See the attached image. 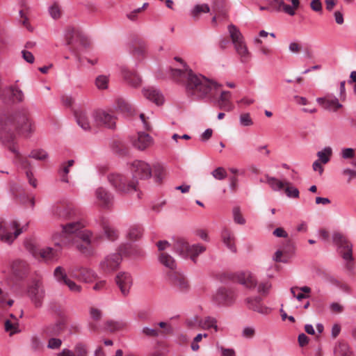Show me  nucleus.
Returning <instances> with one entry per match:
<instances>
[{
    "instance_id": "f257e3e1",
    "label": "nucleus",
    "mask_w": 356,
    "mask_h": 356,
    "mask_svg": "<svg viewBox=\"0 0 356 356\" xmlns=\"http://www.w3.org/2000/svg\"><path fill=\"white\" fill-rule=\"evenodd\" d=\"M14 130L24 138H29L35 131L34 124L25 113L19 112L13 115L6 116L0 122V140L4 145H8L10 152L15 154L22 168L26 170V175L29 184L35 188L37 181L30 170L31 163L26 158L21 156L18 149L13 144L15 137Z\"/></svg>"
},
{
    "instance_id": "f03ea898",
    "label": "nucleus",
    "mask_w": 356,
    "mask_h": 356,
    "mask_svg": "<svg viewBox=\"0 0 356 356\" xmlns=\"http://www.w3.org/2000/svg\"><path fill=\"white\" fill-rule=\"evenodd\" d=\"M82 221H76L63 225L60 233H55L53 241L61 248L74 247L86 256H91L94 249L91 246L92 233L84 229Z\"/></svg>"
},
{
    "instance_id": "7ed1b4c3",
    "label": "nucleus",
    "mask_w": 356,
    "mask_h": 356,
    "mask_svg": "<svg viewBox=\"0 0 356 356\" xmlns=\"http://www.w3.org/2000/svg\"><path fill=\"white\" fill-rule=\"evenodd\" d=\"M273 288L268 280L259 282L254 275L246 273V306L249 309L259 314L267 315L271 309L266 306L263 300L268 296Z\"/></svg>"
},
{
    "instance_id": "20e7f679",
    "label": "nucleus",
    "mask_w": 356,
    "mask_h": 356,
    "mask_svg": "<svg viewBox=\"0 0 356 356\" xmlns=\"http://www.w3.org/2000/svg\"><path fill=\"white\" fill-rule=\"evenodd\" d=\"M174 75L184 76L186 78L185 90L188 96L194 99H202L213 95V91L218 88L217 83L201 74H196L190 69L184 72L175 70Z\"/></svg>"
},
{
    "instance_id": "39448f33",
    "label": "nucleus",
    "mask_w": 356,
    "mask_h": 356,
    "mask_svg": "<svg viewBox=\"0 0 356 356\" xmlns=\"http://www.w3.org/2000/svg\"><path fill=\"white\" fill-rule=\"evenodd\" d=\"M107 180L117 193H130L137 190L138 180L133 178L130 179L122 173H110L107 176Z\"/></svg>"
},
{
    "instance_id": "423d86ee",
    "label": "nucleus",
    "mask_w": 356,
    "mask_h": 356,
    "mask_svg": "<svg viewBox=\"0 0 356 356\" xmlns=\"http://www.w3.org/2000/svg\"><path fill=\"white\" fill-rule=\"evenodd\" d=\"M174 250L181 257H190L195 261L196 258L206 250V248L199 243L191 245L184 240L180 239L175 243Z\"/></svg>"
},
{
    "instance_id": "0eeeda50",
    "label": "nucleus",
    "mask_w": 356,
    "mask_h": 356,
    "mask_svg": "<svg viewBox=\"0 0 356 356\" xmlns=\"http://www.w3.org/2000/svg\"><path fill=\"white\" fill-rule=\"evenodd\" d=\"M333 242L339 247L342 257L347 261V268L350 270L353 267L352 245L343 234L339 232L333 234Z\"/></svg>"
},
{
    "instance_id": "6e6552de",
    "label": "nucleus",
    "mask_w": 356,
    "mask_h": 356,
    "mask_svg": "<svg viewBox=\"0 0 356 356\" xmlns=\"http://www.w3.org/2000/svg\"><path fill=\"white\" fill-rule=\"evenodd\" d=\"M128 168L130 170L134 179H149L152 176V168L150 165L143 160H134L128 163Z\"/></svg>"
},
{
    "instance_id": "1a4fd4ad",
    "label": "nucleus",
    "mask_w": 356,
    "mask_h": 356,
    "mask_svg": "<svg viewBox=\"0 0 356 356\" xmlns=\"http://www.w3.org/2000/svg\"><path fill=\"white\" fill-rule=\"evenodd\" d=\"M27 295L35 307H41L45 297L42 282L40 280H33L28 286Z\"/></svg>"
},
{
    "instance_id": "9d476101",
    "label": "nucleus",
    "mask_w": 356,
    "mask_h": 356,
    "mask_svg": "<svg viewBox=\"0 0 356 356\" xmlns=\"http://www.w3.org/2000/svg\"><path fill=\"white\" fill-rule=\"evenodd\" d=\"M268 1L273 9L290 16L295 15L300 7V0H268Z\"/></svg>"
},
{
    "instance_id": "9b49d317",
    "label": "nucleus",
    "mask_w": 356,
    "mask_h": 356,
    "mask_svg": "<svg viewBox=\"0 0 356 356\" xmlns=\"http://www.w3.org/2000/svg\"><path fill=\"white\" fill-rule=\"evenodd\" d=\"M228 32L234 48L243 61V58L245 56L244 37L239 29L232 24L228 26Z\"/></svg>"
},
{
    "instance_id": "f8f14e48",
    "label": "nucleus",
    "mask_w": 356,
    "mask_h": 356,
    "mask_svg": "<svg viewBox=\"0 0 356 356\" xmlns=\"http://www.w3.org/2000/svg\"><path fill=\"white\" fill-rule=\"evenodd\" d=\"M22 232L16 221L10 222L9 227H4L0 220V240L8 244H11Z\"/></svg>"
},
{
    "instance_id": "ddd939ff",
    "label": "nucleus",
    "mask_w": 356,
    "mask_h": 356,
    "mask_svg": "<svg viewBox=\"0 0 356 356\" xmlns=\"http://www.w3.org/2000/svg\"><path fill=\"white\" fill-rule=\"evenodd\" d=\"M94 123L97 126L105 127L108 129H114L116 123L115 117L104 110H97L93 113Z\"/></svg>"
},
{
    "instance_id": "4468645a",
    "label": "nucleus",
    "mask_w": 356,
    "mask_h": 356,
    "mask_svg": "<svg viewBox=\"0 0 356 356\" xmlns=\"http://www.w3.org/2000/svg\"><path fill=\"white\" fill-rule=\"evenodd\" d=\"M68 273L70 277L86 283L93 282L97 278L95 272L86 268H72L69 270Z\"/></svg>"
},
{
    "instance_id": "2eb2a0df",
    "label": "nucleus",
    "mask_w": 356,
    "mask_h": 356,
    "mask_svg": "<svg viewBox=\"0 0 356 356\" xmlns=\"http://www.w3.org/2000/svg\"><path fill=\"white\" fill-rule=\"evenodd\" d=\"M54 275L57 282L66 285L71 291L74 293L81 292V286L75 283L67 276L65 270L63 267H56L54 270Z\"/></svg>"
},
{
    "instance_id": "dca6fc26",
    "label": "nucleus",
    "mask_w": 356,
    "mask_h": 356,
    "mask_svg": "<svg viewBox=\"0 0 356 356\" xmlns=\"http://www.w3.org/2000/svg\"><path fill=\"white\" fill-rule=\"evenodd\" d=\"M115 282L124 296H128L133 285V277L129 273L120 272L115 277Z\"/></svg>"
},
{
    "instance_id": "f3484780",
    "label": "nucleus",
    "mask_w": 356,
    "mask_h": 356,
    "mask_svg": "<svg viewBox=\"0 0 356 356\" xmlns=\"http://www.w3.org/2000/svg\"><path fill=\"white\" fill-rule=\"evenodd\" d=\"M95 195L98 204L102 207L108 209L113 206L114 196L106 188L102 186L98 187L95 191Z\"/></svg>"
},
{
    "instance_id": "a211bd4d",
    "label": "nucleus",
    "mask_w": 356,
    "mask_h": 356,
    "mask_svg": "<svg viewBox=\"0 0 356 356\" xmlns=\"http://www.w3.org/2000/svg\"><path fill=\"white\" fill-rule=\"evenodd\" d=\"M122 261L120 253H113L106 256L100 263V268L105 273L116 270Z\"/></svg>"
},
{
    "instance_id": "6ab92c4d",
    "label": "nucleus",
    "mask_w": 356,
    "mask_h": 356,
    "mask_svg": "<svg viewBox=\"0 0 356 356\" xmlns=\"http://www.w3.org/2000/svg\"><path fill=\"white\" fill-rule=\"evenodd\" d=\"M153 142L154 140L152 137L149 134L143 131L138 132L136 137L131 138L132 145L140 151H143L150 147L153 144Z\"/></svg>"
},
{
    "instance_id": "aec40b11",
    "label": "nucleus",
    "mask_w": 356,
    "mask_h": 356,
    "mask_svg": "<svg viewBox=\"0 0 356 356\" xmlns=\"http://www.w3.org/2000/svg\"><path fill=\"white\" fill-rule=\"evenodd\" d=\"M65 325L63 321H57L55 323L44 325L42 329V333L45 337H57L65 330Z\"/></svg>"
},
{
    "instance_id": "412c9836",
    "label": "nucleus",
    "mask_w": 356,
    "mask_h": 356,
    "mask_svg": "<svg viewBox=\"0 0 356 356\" xmlns=\"http://www.w3.org/2000/svg\"><path fill=\"white\" fill-rule=\"evenodd\" d=\"M29 269V264L22 259H17L10 264L11 273L17 278L24 277Z\"/></svg>"
},
{
    "instance_id": "4be33fe9",
    "label": "nucleus",
    "mask_w": 356,
    "mask_h": 356,
    "mask_svg": "<svg viewBox=\"0 0 356 356\" xmlns=\"http://www.w3.org/2000/svg\"><path fill=\"white\" fill-rule=\"evenodd\" d=\"M169 280L172 286L179 291L186 292L189 289L188 282L181 274H170L169 275Z\"/></svg>"
},
{
    "instance_id": "5701e85b",
    "label": "nucleus",
    "mask_w": 356,
    "mask_h": 356,
    "mask_svg": "<svg viewBox=\"0 0 356 356\" xmlns=\"http://www.w3.org/2000/svg\"><path fill=\"white\" fill-rule=\"evenodd\" d=\"M121 75L127 84L134 88L141 85L142 79L136 73L130 71L127 67H120Z\"/></svg>"
},
{
    "instance_id": "b1692460",
    "label": "nucleus",
    "mask_w": 356,
    "mask_h": 356,
    "mask_svg": "<svg viewBox=\"0 0 356 356\" xmlns=\"http://www.w3.org/2000/svg\"><path fill=\"white\" fill-rule=\"evenodd\" d=\"M143 94L146 99L155 103L156 105H161L164 102L162 93L154 88L148 87L143 88Z\"/></svg>"
},
{
    "instance_id": "393cba45",
    "label": "nucleus",
    "mask_w": 356,
    "mask_h": 356,
    "mask_svg": "<svg viewBox=\"0 0 356 356\" xmlns=\"http://www.w3.org/2000/svg\"><path fill=\"white\" fill-rule=\"evenodd\" d=\"M54 245L57 247L56 248L46 247L40 250L39 254L40 257L45 261H49L58 260L60 252L63 248H61L59 245H56L55 243Z\"/></svg>"
},
{
    "instance_id": "a878e982",
    "label": "nucleus",
    "mask_w": 356,
    "mask_h": 356,
    "mask_svg": "<svg viewBox=\"0 0 356 356\" xmlns=\"http://www.w3.org/2000/svg\"><path fill=\"white\" fill-rule=\"evenodd\" d=\"M317 102L325 109L337 111L342 108V104L339 103L338 99L335 97H325L317 99Z\"/></svg>"
},
{
    "instance_id": "bb28decb",
    "label": "nucleus",
    "mask_w": 356,
    "mask_h": 356,
    "mask_svg": "<svg viewBox=\"0 0 356 356\" xmlns=\"http://www.w3.org/2000/svg\"><path fill=\"white\" fill-rule=\"evenodd\" d=\"M74 115L77 124L85 131L90 130L95 124L94 122L92 123L90 122L88 115L84 111H75Z\"/></svg>"
},
{
    "instance_id": "cd10ccee",
    "label": "nucleus",
    "mask_w": 356,
    "mask_h": 356,
    "mask_svg": "<svg viewBox=\"0 0 356 356\" xmlns=\"http://www.w3.org/2000/svg\"><path fill=\"white\" fill-rule=\"evenodd\" d=\"M222 241L225 245L232 252H236L235 245V237L234 234L227 228H224L221 232Z\"/></svg>"
},
{
    "instance_id": "c85d7f7f",
    "label": "nucleus",
    "mask_w": 356,
    "mask_h": 356,
    "mask_svg": "<svg viewBox=\"0 0 356 356\" xmlns=\"http://www.w3.org/2000/svg\"><path fill=\"white\" fill-rule=\"evenodd\" d=\"M194 320L198 321V326L204 330L213 328L216 332L218 331L217 320L214 317L208 316L204 318H200L198 316H195Z\"/></svg>"
},
{
    "instance_id": "c756f323",
    "label": "nucleus",
    "mask_w": 356,
    "mask_h": 356,
    "mask_svg": "<svg viewBox=\"0 0 356 356\" xmlns=\"http://www.w3.org/2000/svg\"><path fill=\"white\" fill-rule=\"evenodd\" d=\"M218 106L220 109L229 112L234 109V105L231 102V93L228 91L221 92L219 99L218 100Z\"/></svg>"
},
{
    "instance_id": "7c9ffc66",
    "label": "nucleus",
    "mask_w": 356,
    "mask_h": 356,
    "mask_svg": "<svg viewBox=\"0 0 356 356\" xmlns=\"http://www.w3.org/2000/svg\"><path fill=\"white\" fill-rule=\"evenodd\" d=\"M54 214L59 219L68 220L74 216V211L70 207H57L54 209Z\"/></svg>"
},
{
    "instance_id": "2f4dec72",
    "label": "nucleus",
    "mask_w": 356,
    "mask_h": 356,
    "mask_svg": "<svg viewBox=\"0 0 356 356\" xmlns=\"http://www.w3.org/2000/svg\"><path fill=\"white\" fill-rule=\"evenodd\" d=\"M334 356H354L348 345L344 341H339L334 349Z\"/></svg>"
},
{
    "instance_id": "473e14b6",
    "label": "nucleus",
    "mask_w": 356,
    "mask_h": 356,
    "mask_svg": "<svg viewBox=\"0 0 356 356\" xmlns=\"http://www.w3.org/2000/svg\"><path fill=\"white\" fill-rule=\"evenodd\" d=\"M159 260L162 265L170 270H174L177 266L175 260L172 257L167 253H161L159 256Z\"/></svg>"
},
{
    "instance_id": "72a5a7b5",
    "label": "nucleus",
    "mask_w": 356,
    "mask_h": 356,
    "mask_svg": "<svg viewBox=\"0 0 356 356\" xmlns=\"http://www.w3.org/2000/svg\"><path fill=\"white\" fill-rule=\"evenodd\" d=\"M115 108L124 113L131 114L132 113L131 105L123 98H118L116 100Z\"/></svg>"
},
{
    "instance_id": "f704fd0d",
    "label": "nucleus",
    "mask_w": 356,
    "mask_h": 356,
    "mask_svg": "<svg viewBox=\"0 0 356 356\" xmlns=\"http://www.w3.org/2000/svg\"><path fill=\"white\" fill-rule=\"evenodd\" d=\"M5 330L9 332L10 335L19 332L18 319L17 318H14V319H7L5 321Z\"/></svg>"
},
{
    "instance_id": "c9c22d12",
    "label": "nucleus",
    "mask_w": 356,
    "mask_h": 356,
    "mask_svg": "<svg viewBox=\"0 0 356 356\" xmlns=\"http://www.w3.org/2000/svg\"><path fill=\"white\" fill-rule=\"evenodd\" d=\"M74 163V161L71 159L67 163H63L59 170V175L61 177V181L63 182H68L67 175L70 172V168L72 167Z\"/></svg>"
},
{
    "instance_id": "e433bc0d",
    "label": "nucleus",
    "mask_w": 356,
    "mask_h": 356,
    "mask_svg": "<svg viewBox=\"0 0 356 356\" xmlns=\"http://www.w3.org/2000/svg\"><path fill=\"white\" fill-rule=\"evenodd\" d=\"M48 12H49V14L50 15V16L53 19H58L61 17V15H62L61 6L56 1L53 2L48 7Z\"/></svg>"
},
{
    "instance_id": "4c0bfd02",
    "label": "nucleus",
    "mask_w": 356,
    "mask_h": 356,
    "mask_svg": "<svg viewBox=\"0 0 356 356\" xmlns=\"http://www.w3.org/2000/svg\"><path fill=\"white\" fill-rule=\"evenodd\" d=\"M4 92H8L11 94L14 100L21 102L24 99V95L22 90L17 86H11L4 90Z\"/></svg>"
},
{
    "instance_id": "58836bf2",
    "label": "nucleus",
    "mask_w": 356,
    "mask_h": 356,
    "mask_svg": "<svg viewBox=\"0 0 356 356\" xmlns=\"http://www.w3.org/2000/svg\"><path fill=\"white\" fill-rule=\"evenodd\" d=\"M73 353L75 356H88V347L83 342H78L74 346Z\"/></svg>"
},
{
    "instance_id": "ea45409f",
    "label": "nucleus",
    "mask_w": 356,
    "mask_h": 356,
    "mask_svg": "<svg viewBox=\"0 0 356 356\" xmlns=\"http://www.w3.org/2000/svg\"><path fill=\"white\" fill-rule=\"evenodd\" d=\"M209 11L210 8L208 4H197L191 10V15L193 18H197L201 13H207Z\"/></svg>"
},
{
    "instance_id": "a19ab883",
    "label": "nucleus",
    "mask_w": 356,
    "mask_h": 356,
    "mask_svg": "<svg viewBox=\"0 0 356 356\" xmlns=\"http://www.w3.org/2000/svg\"><path fill=\"white\" fill-rule=\"evenodd\" d=\"M266 182L274 191L282 190L285 186V181H282L275 177L266 176Z\"/></svg>"
},
{
    "instance_id": "79ce46f5",
    "label": "nucleus",
    "mask_w": 356,
    "mask_h": 356,
    "mask_svg": "<svg viewBox=\"0 0 356 356\" xmlns=\"http://www.w3.org/2000/svg\"><path fill=\"white\" fill-rule=\"evenodd\" d=\"M227 291L225 288L218 289L213 295V299L218 304H222L227 301Z\"/></svg>"
},
{
    "instance_id": "37998d69",
    "label": "nucleus",
    "mask_w": 356,
    "mask_h": 356,
    "mask_svg": "<svg viewBox=\"0 0 356 356\" xmlns=\"http://www.w3.org/2000/svg\"><path fill=\"white\" fill-rule=\"evenodd\" d=\"M143 234L142 228L137 226H133L129 228L127 232V237L132 241L137 240L141 237Z\"/></svg>"
},
{
    "instance_id": "c03bdc74",
    "label": "nucleus",
    "mask_w": 356,
    "mask_h": 356,
    "mask_svg": "<svg viewBox=\"0 0 356 356\" xmlns=\"http://www.w3.org/2000/svg\"><path fill=\"white\" fill-rule=\"evenodd\" d=\"M49 339L47 341V348L50 350H58L62 346L63 341L56 337H48Z\"/></svg>"
},
{
    "instance_id": "a18cd8bd",
    "label": "nucleus",
    "mask_w": 356,
    "mask_h": 356,
    "mask_svg": "<svg viewBox=\"0 0 356 356\" xmlns=\"http://www.w3.org/2000/svg\"><path fill=\"white\" fill-rule=\"evenodd\" d=\"M332 153V152L330 147H325L322 151H320L317 153V156L318 157V160L325 164L330 161Z\"/></svg>"
},
{
    "instance_id": "49530a36",
    "label": "nucleus",
    "mask_w": 356,
    "mask_h": 356,
    "mask_svg": "<svg viewBox=\"0 0 356 356\" xmlns=\"http://www.w3.org/2000/svg\"><path fill=\"white\" fill-rule=\"evenodd\" d=\"M284 184L285 186L283 189H284L285 193L289 197L297 198L299 197V191L297 188L293 186L289 181H285Z\"/></svg>"
},
{
    "instance_id": "de8ad7c7",
    "label": "nucleus",
    "mask_w": 356,
    "mask_h": 356,
    "mask_svg": "<svg viewBox=\"0 0 356 356\" xmlns=\"http://www.w3.org/2000/svg\"><path fill=\"white\" fill-rule=\"evenodd\" d=\"M108 76L99 75L95 79V85L98 89L104 90L108 88Z\"/></svg>"
},
{
    "instance_id": "09e8293b",
    "label": "nucleus",
    "mask_w": 356,
    "mask_h": 356,
    "mask_svg": "<svg viewBox=\"0 0 356 356\" xmlns=\"http://www.w3.org/2000/svg\"><path fill=\"white\" fill-rule=\"evenodd\" d=\"M29 156L36 160L43 161L47 158L48 154L43 149H33L31 152Z\"/></svg>"
},
{
    "instance_id": "8fccbe9b",
    "label": "nucleus",
    "mask_w": 356,
    "mask_h": 356,
    "mask_svg": "<svg viewBox=\"0 0 356 356\" xmlns=\"http://www.w3.org/2000/svg\"><path fill=\"white\" fill-rule=\"evenodd\" d=\"M298 291L299 292L297 293V296H296V298L298 301H301L302 300L309 297V293H311L312 289L310 287L305 286L299 287Z\"/></svg>"
},
{
    "instance_id": "3c124183",
    "label": "nucleus",
    "mask_w": 356,
    "mask_h": 356,
    "mask_svg": "<svg viewBox=\"0 0 356 356\" xmlns=\"http://www.w3.org/2000/svg\"><path fill=\"white\" fill-rule=\"evenodd\" d=\"M229 278L234 282L245 284V273L243 270L230 274Z\"/></svg>"
},
{
    "instance_id": "603ef678",
    "label": "nucleus",
    "mask_w": 356,
    "mask_h": 356,
    "mask_svg": "<svg viewBox=\"0 0 356 356\" xmlns=\"http://www.w3.org/2000/svg\"><path fill=\"white\" fill-rule=\"evenodd\" d=\"M104 230L106 238L110 241H115L118 237V232L108 225H105Z\"/></svg>"
},
{
    "instance_id": "864d4df0",
    "label": "nucleus",
    "mask_w": 356,
    "mask_h": 356,
    "mask_svg": "<svg viewBox=\"0 0 356 356\" xmlns=\"http://www.w3.org/2000/svg\"><path fill=\"white\" fill-rule=\"evenodd\" d=\"M89 314L90 318L95 321H99L102 317V311L95 307L89 308Z\"/></svg>"
},
{
    "instance_id": "5fc2aeb1",
    "label": "nucleus",
    "mask_w": 356,
    "mask_h": 356,
    "mask_svg": "<svg viewBox=\"0 0 356 356\" xmlns=\"http://www.w3.org/2000/svg\"><path fill=\"white\" fill-rule=\"evenodd\" d=\"M79 33L73 27H68L65 32V38L68 44L73 42V37L78 36Z\"/></svg>"
},
{
    "instance_id": "6e6d98bb",
    "label": "nucleus",
    "mask_w": 356,
    "mask_h": 356,
    "mask_svg": "<svg viewBox=\"0 0 356 356\" xmlns=\"http://www.w3.org/2000/svg\"><path fill=\"white\" fill-rule=\"evenodd\" d=\"M234 220L236 223L243 225L244 219L243 218L241 209L238 207H234L232 209Z\"/></svg>"
},
{
    "instance_id": "4d7b16f0",
    "label": "nucleus",
    "mask_w": 356,
    "mask_h": 356,
    "mask_svg": "<svg viewBox=\"0 0 356 356\" xmlns=\"http://www.w3.org/2000/svg\"><path fill=\"white\" fill-rule=\"evenodd\" d=\"M211 174L215 179L218 180H222L227 177V172L222 167L217 168Z\"/></svg>"
},
{
    "instance_id": "13d9d810",
    "label": "nucleus",
    "mask_w": 356,
    "mask_h": 356,
    "mask_svg": "<svg viewBox=\"0 0 356 356\" xmlns=\"http://www.w3.org/2000/svg\"><path fill=\"white\" fill-rule=\"evenodd\" d=\"M254 42L255 44H260V48H259V51L260 52L265 55V56H269L272 54L273 51L269 47H267L266 46H264V45H261L262 44V40L258 38H256L254 40Z\"/></svg>"
},
{
    "instance_id": "bf43d9fd",
    "label": "nucleus",
    "mask_w": 356,
    "mask_h": 356,
    "mask_svg": "<svg viewBox=\"0 0 356 356\" xmlns=\"http://www.w3.org/2000/svg\"><path fill=\"white\" fill-rule=\"evenodd\" d=\"M142 334L149 337H156L159 336V330L158 329L144 327L141 330Z\"/></svg>"
},
{
    "instance_id": "052dcab7",
    "label": "nucleus",
    "mask_w": 356,
    "mask_h": 356,
    "mask_svg": "<svg viewBox=\"0 0 356 356\" xmlns=\"http://www.w3.org/2000/svg\"><path fill=\"white\" fill-rule=\"evenodd\" d=\"M289 49L293 54H299L302 49V46L299 42H292L289 45Z\"/></svg>"
},
{
    "instance_id": "680f3d73",
    "label": "nucleus",
    "mask_w": 356,
    "mask_h": 356,
    "mask_svg": "<svg viewBox=\"0 0 356 356\" xmlns=\"http://www.w3.org/2000/svg\"><path fill=\"white\" fill-rule=\"evenodd\" d=\"M293 246L290 241L287 242L285 245H283L282 250L284 251V257L289 260L292 252H293Z\"/></svg>"
},
{
    "instance_id": "e2e57ef3",
    "label": "nucleus",
    "mask_w": 356,
    "mask_h": 356,
    "mask_svg": "<svg viewBox=\"0 0 356 356\" xmlns=\"http://www.w3.org/2000/svg\"><path fill=\"white\" fill-rule=\"evenodd\" d=\"M273 259L276 262L286 263L287 259L284 257V251L282 249L277 250L273 257Z\"/></svg>"
},
{
    "instance_id": "0e129e2a",
    "label": "nucleus",
    "mask_w": 356,
    "mask_h": 356,
    "mask_svg": "<svg viewBox=\"0 0 356 356\" xmlns=\"http://www.w3.org/2000/svg\"><path fill=\"white\" fill-rule=\"evenodd\" d=\"M107 288V282L104 280H99L96 282V284L93 286V290L96 291H102L106 290Z\"/></svg>"
},
{
    "instance_id": "69168bd1",
    "label": "nucleus",
    "mask_w": 356,
    "mask_h": 356,
    "mask_svg": "<svg viewBox=\"0 0 356 356\" xmlns=\"http://www.w3.org/2000/svg\"><path fill=\"white\" fill-rule=\"evenodd\" d=\"M342 175L348 177L347 180L348 184H350L353 178H356V171L349 168L344 169L342 171Z\"/></svg>"
},
{
    "instance_id": "338daca9",
    "label": "nucleus",
    "mask_w": 356,
    "mask_h": 356,
    "mask_svg": "<svg viewBox=\"0 0 356 356\" xmlns=\"http://www.w3.org/2000/svg\"><path fill=\"white\" fill-rule=\"evenodd\" d=\"M31 347L32 349L36 350L40 348L41 346V341L38 337L33 336L30 339Z\"/></svg>"
},
{
    "instance_id": "774afa93",
    "label": "nucleus",
    "mask_w": 356,
    "mask_h": 356,
    "mask_svg": "<svg viewBox=\"0 0 356 356\" xmlns=\"http://www.w3.org/2000/svg\"><path fill=\"white\" fill-rule=\"evenodd\" d=\"M22 54L23 58L29 63H33L34 62V56L33 54L30 51H28L26 50H22Z\"/></svg>"
}]
</instances>
